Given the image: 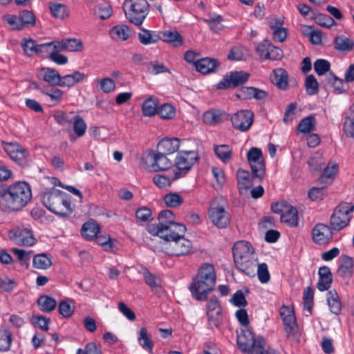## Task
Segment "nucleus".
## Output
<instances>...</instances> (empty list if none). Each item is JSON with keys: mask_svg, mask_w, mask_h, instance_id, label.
Listing matches in <instances>:
<instances>
[{"mask_svg": "<svg viewBox=\"0 0 354 354\" xmlns=\"http://www.w3.org/2000/svg\"><path fill=\"white\" fill-rule=\"evenodd\" d=\"M32 198L30 186L24 181L0 188V207L5 212L19 211Z\"/></svg>", "mask_w": 354, "mask_h": 354, "instance_id": "nucleus-1", "label": "nucleus"}, {"mask_svg": "<svg viewBox=\"0 0 354 354\" xmlns=\"http://www.w3.org/2000/svg\"><path fill=\"white\" fill-rule=\"evenodd\" d=\"M216 274L214 267L210 263H203L189 286L192 297L197 301H204L214 290Z\"/></svg>", "mask_w": 354, "mask_h": 354, "instance_id": "nucleus-2", "label": "nucleus"}, {"mask_svg": "<svg viewBox=\"0 0 354 354\" xmlns=\"http://www.w3.org/2000/svg\"><path fill=\"white\" fill-rule=\"evenodd\" d=\"M41 199L48 209L61 217L68 216L74 210L70 196L54 187L44 192Z\"/></svg>", "mask_w": 354, "mask_h": 354, "instance_id": "nucleus-3", "label": "nucleus"}, {"mask_svg": "<svg viewBox=\"0 0 354 354\" xmlns=\"http://www.w3.org/2000/svg\"><path fill=\"white\" fill-rule=\"evenodd\" d=\"M233 257L237 269L251 277L255 276L257 257L249 242H236L233 247Z\"/></svg>", "mask_w": 354, "mask_h": 354, "instance_id": "nucleus-4", "label": "nucleus"}, {"mask_svg": "<svg viewBox=\"0 0 354 354\" xmlns=\"http://www.w3.org/2000/svg\"><path fill=\"white\" fill-rule=\"evenodd\" d=\"M171 230H177L169 234L163 248L166 254L171 256H185L189 254L192 245L189 240L185 238L186 231L185 225H172Z\"/></svg>", "mask_w": 354, "mask_h": 354, "instance_id": "nucleus-5", "label": "nucleus"}, {"mask_svg": "<svg viewBox=\"0 0 354 354\" xmlns=\"http://www.w3.org/2000/svg\"><path fill=\"white\" fill-rule=\"evenodd\" d=\"M123 10L128 20L136 25H141L149 12L147 0H124Z\"/></svg>", "mask_w": 354, "mask_h": 354, "instance_id": "nucleus-6", "label": "nucleus"}, {"mask_svg": "<svg viewBox=\"0 0 354 354\" xmlns=\"http://www.w3.org/2000/svg\"><path fill=\"white\" fill-rule=\"evenodd\" d=\"M354 205L347 202H342L337 206L330 218L331 227L339 231L346 227L352 218Z\"/></svg>", "mask_w": 354, "mask_h": 354, "instance_id": "nucleus-7", "label": "nucleus"}, {"mask_svg": "<svg viewBox=\"0 0 354 354\" xmlns=\"http://www.w3.org/2000/svg\"><path fill=\"white\" fill-rule=\"evenodd\" d=\"M199 157L194 151H180L176 158L175 166L177 171H174V179L184 176L192 166L196 163Z\"/></svg>", "mask_w": 354, "mask_h": 354, "instance_id": "nucleus-8", "label": "nucleus"}, {"mask_svg": "<svg viewBox=\"0 0 354 354\" xmlns=\"http://www.w3.org/2000/svg\"><path fill=\"white\" fill-rule=\"evenodd\" d=\"M271 209L273 212L281 215L282 223L290 227L298 225V212L292 205L286 201H280L273 204Z\"/></svg>", "mask_w": 354, "mask_h": 354, "instance_id": "nucleus-9", "label": "nucleus"}, {"mask_svg": "<svg viewBox=\"0 0 354 354\" xmlns=\"http://www.w3.org/2000/svg\"><path fill=\"white\" fill-rule=\"evenodd\" d=\"M250 74L244 71H233L225 74L222 80L216 85L217 89L234 88L245 84Z\"/></svg>", "mask_w": 354, "mask_h": 354, "instance_id": "nucleus-10", "label": "nucleus"}, {"mask_svg": "<svg viewBox=\"0 0 354 354\" xmlns=\"http://www.w3.org/2000/svg\"><path fill=\"white\" fill-rule=\"evenodd\" d=\"M4 150L10 158L19 165L26 167L30 161L28 151L17 142L5 143Z\"/></svg>", "mask_w": 354, "mask_h": 354, "instance_id": "nucleus-11", "label": "nucleus"}, {"mask_svg": "<svg viewBox=\"0 0 354 354\" xmlns=\"http://www.w3.org/2000/svg\"><path fill=\"white\" fill-rule=\"evenodd\" d=\"M279 313L284 324L287 338L295 339L297 335L298 328L293 308L283 305L280 308Z\"/></svg>", "mask_w": 354, "mask_h": 354, "instance_id": "nucleus-12", "label": "nucleus"}, {"mask_svg": "<svg viewBox=\"0 0 354 354\" xmlns=\"http://www.w3.org/2000/svg\"><path fill=\"white\" fill-rule=\"evenodd\" d=\"M247 158L252 171L253 178L262 180L265 175L266 167L261 150L255 147L252 148L247 153Z\"/></svg>", "mask_w": 354, "mask_h": 354, "instance_id": "nucleus-13", "label": "nucleus"}, {"mask_svg": "<svg viewBox=\"0 0 354 354\" xmlns=\"http://www.w3.org/2000/svg\"><path fill=\"white\" fill-rule=\"evenodd\" d=\"M209 217L211 221L218 227H226L230 221L229 214L225 211L224 207L218 205L214 202L209 209Z\"/></svg>", "mask_w": 354, "mask_h": 354, "instance_id": "nucleus-14", "label": "nucleus"}, {"mask_svg": "<svg viewBox=\"0 0 354 354\" xmlns=\"http://www.w3.org/2000/svg\"><path fill=\"white\" fill-rule=\"evenodd\" d=\"M233 127L244 132L248 131L254 122V113L250 110H241L234 113L231 118Z\"/></svg>", "mask_w": 354, "mask_h": 354, "instance_id": "nucleus-15", "label": "nucleus"}, {"mask_svg": "<svg viewBox=\"0 0 354 354\" xmlns=\"http://www.w3.org/2000/svg\"><path fill=\"white\" fill-rule=\"evenodd\" d=\"M10 238L21 246H32L36 243V239L32 232L27 228H17L10 232Z\"/></svg>", "mask_w": 354, "mask_h": 354, "instance_id": "nucleus-16", "label": "nucleus"}, {"mask_svg": "<svg viewBox=\"0 0 354 354\" xmlns=\"http://www.w3.org/2000/svg\"><path fill=\"white\" fill-rule=\"evenodd\" d=\"M258 337L254 338V334L251 328L243 327L241 333L237 335L239 348L243 351L250 350L251 347L257 345Z\"/></svg>", "mask_w": 354, "mask_h": 354, "instance_id": "nucleus-17", "label": "nucleus"}, {"mask_svg": "<svg viewBox=\"0 0 354 354\" xmlns=\"http://www.w3.org/2000/svg\"><path fill=\"white\" fill-rule=\"evenodd\" d=\"M166 153L158 150L151 151L149 157L151 162V167L155 171L167 170L172 165L171 161L167 157Z\"/></svg>", "mask_w": 354, "mask_h": 354, "instance_id": "nucleus-18", "label": "nucleus"}, {"mask_svg": "<svg viewBox=\"0 0 354 354\" xmlns=\"http://www.w3.org/2000/svg\"><path fill=\"white\" fill-rule=\"evenodd\" d=\"M313 241L319 245L328 243L333 238L331 229L326 224L318 223L312 230Z\"/></svg>", "mask_w": 354, "mask_h": 354, "instance_id": "nucleus-19", "label": "nucleus"}, {"mask_svg": "<svg viewBox=\"0 0 354 354\" xmlns=\"http://www.w3.org/2000/svg\"><path fill=\"white\" fill-rule=\"evenodd\" d=\"M256 52L262 59H280L283 50L277 46H257Z\"/></svg>", "mask_w": 354, "mask_h": 354, "instance_id": "nucleus-20", "label": "nucleus"}, {"mask_svg": "<svg viewBox=\"0 0 354 354\" xmlns=\"http://www.w3.org/2000/svg\"><path fill=\"white\" fill-rule=\"evenodd\" d=\"M195 67L201 73L208 74L216 72L220 67V64L216 59L205 57L197 60Z\"/></svg>", "mask_w": 354, "mask_h": 354, "instance_id": "nucleus-21", "label": "nucleus"}, {"mask_svg": "<svg viewBox=\"0 0 354 354\" xmlns=\"http://www.w3.org/2000/svg\"><path fill=\"white\" fill-rule=\"evenodd\" d=\"M289 75L283 68H277L272 71V82L280 90L286 91L289 88Z\"/></svg>", "mask_w": 354, "mask_h": 354, "instance_id": "nucleus-22", "label": "nucleus"}, {"mask_svg": "<svg viewBox=\"0 0 354 354\" xmlns=\"http://www.w3.org/2000/svg\"><path fill=\"white\" fill-rule=\"evenodd\" d=\"M319 281L317 287L320 291H325L330 288L333 282V275L328 266L320 267L318 271Z\"/></svg>", "mask_w": 354, "mask_h": 354, "instance_id": "nucleus-23", "label": "nucleus"}, {"mask_svg": "<svg viewBox=\"0 0 354 354\" xmlns=\"http://www.w3.org/2000/svg\"><path fill=\"white\" fill-rule=\"evenodd\" d=\"M38 76L52 86H59L61 75L54 68H42L39 71Z\"/></svg>", "mask_w": 354, "mask_h": 354, "instance_id": "nucleus-24", "label": "nucleus"}, {"mask_svg": "<svg viewBox=\"0 0 354 354\" xmlns=\"http://www.w3.org/2000/svg\"><path fill=\"white\" fill-rule=\"evenodd\" d=\"M158 222L163 226L166 230L171 233L176 230H171L172 225H183V224L174 222V216L173 212L169 209L161 211L158 215Z\"/></svg>", "mask_w": 354, "mask_h": 354, "instance_id": "nucleus-25", "label": "nucleus"}, {"mask_svg": "<svg viewBox=\"0 0 354 354\" xmlns=\"http://www.w3.org/2000/svg\"><path fill=\"white\" fill-rule=\"evenodd\" d=\"M86 75L80 71H74L71 74L61 76L59 86L71 87L84 80Z\"/></svg>", "mask_w": 354, "mask_h": 354, "instance_id": "nucleus-26", "label": "nucleus"}, {"mask_svg": "<svg viewBox=\"0 0 354 354\" xmlns=\"http://www.w3.org/2000/svg\"><path fill=\"white\" fill-rule=\"evenodd\" d=\"M179 147L180 140L178 138H165L158 142V150L168 155L176 152Z\"/></svg>", "mask_w": 354, "mask_h": 354, "instance_id": "nucleus-27", "label": "nucleus"}, {"mask_svg": "<svg viewBox=\"0 0 354 354\" xmlns=\"http://www.w3.org/2000/svg\"><path fill=\"white\" fill-rule=\"evenodd\" d=\"M162 31L156 32L151 31L146 29H142L138 33V39L142 44L157 43L160 41H163L162 38Z\"/></svg>", "mask_w": 354, "mask_h": 354, "instance_id": "nucleus-28", "label": "nucleus"}, {"mask_svg": "<svg viewBox=\"0 0 354 354\" xmlns=\"http://www.w3.org/2000/svg\"><path fill=\"white\" fill-rule=\"evenodd\" d=\"M353 259L348 256L342 255L337 273L342 277L349 278L353 274Z\"/></svg>", "mask_w": 354, "mask_h": 354, "instance_id": "nucleus-29", "label": "nucleus"}, {"mask_svg": "<svg viewBox=\"0 0 354 354\" xmlns=\"http://www.w3.org/2000/svg\"><path fill=\"white\" fill-rule=\"evenodd\" d=\"M236 178L239 189L241 192L243 190L246 191L252 187L253 183L249 171L241 169H238Z\"/></svg>", "mask_w": 354, "mask_h": 354, "instance_id": "nucleus-30", "label": "nucleus"}, {"mask_svg": "<svg viewBox=\"0 0 354 354\" xmlns=\"http://www.w3.org/2000/svg\"><path fill=\"white\" fill-rule=\"evenodd\" d=\"M130 29L127 25H117L110 30V36L115 41H125L130 36Z\"/></svg>", "mask_w": 354, "mask_h": 354, "instance_id": "nucleus-31", "label": "nucleus"}, {"mask_svg": "<svg viewBox=\"0 0 354 354\" xmlns=\"http://www.w3.org/2000/svg\"><path fill=\"white\" fill-rule=\"evenodd\" d=\"M327 302L332 313L337 315L340 314L342 306L339 295L336 291L330 290L328 292Z\"/></svg>", "mask_w": 354, "mask_h": 354, "instance_id": "nucleus-32", "label": "nucleus"}, {"mask_svg": "<svg viewBox=\"0 0 354 354\" xmlns=\"http://www.w3.org/2000/svg\"><path fill=\"white\" fill-rule=\"evenodd\" d=\"M100 233L99 225L93 221L85 223L82 227V234L88 240H92Z\"/></svg>", "mask_w": 354, "mask_h": 354, "instance_id": "nucleus-33", "label": "nucleus"}, {"mask_svg": "<svg viewBox=\"0 0 354 354\" xmlns=\"http://www.w3.org/2000/svg\"><path fill=\"white\" fill-rule=\"evenodd\" d=\"M225 114V112L221 110H209L203 113V121L209 125L216 124L223 120Z\"/></svg>", "mask_w": 354, "mask_h": 354, "instance_id": "nucleus-34", "label": "nucleus"}, {"mask_svg": "<svg viewBox=\"0 0 354 354\" xmlns=\"http://www.w3.org/2000/svg\"><path fill=\"white\" fill-rule=\"evenodd\" d=\"M343 130L346 136L354 138V104L350 107L346 113Z\"/></svg>", "mask_w": 354, "mask_h": 354, "instance_id": "nucleus-35", "label": "nucleus"}, {"mask_svg": "<svg viewBox=\"0 0 354 354\" xmlns=\"http://www.w3.org/2000/svg\"><path fill=\"white\" fill-rule=\"evenodd\" d=\"M158 102L153 97L147 98L142 104V114L146 117H152L158 113Z\"/></svg>", "mask_w": 354, "mask_h": 354, "instance_id": "nucleus-36", "label": "nucleus"}, {"mask_svg": "<svg viewBox=\"0 0 354 354\" xmlns=\"http://www.w3.org/2000/svg\"><path fill=\"white\" fill-rule=\"evenodd\" d=\"M37 304L40 309L45 313L53 311L57 306L56 300L48 295L39 297L37 300Z\"/></svg>", "mask_w": 354, "mask_h": 354, "instance_id": "nucleus-37", "label": "nucleus"}, {"mask_svg": "<svg viewBox=\"0 0 354 354\" xmlns=\"http://www.w3.org/2000/svg\"><path fill=\"white\" fill-rule=\"evenodd\" d=\"M52 46L53 48L49 47L46 49V55L47 57H49L53 62L57 64L62 65L66 64L68 62L67 57L59 53V52H62V50H59L57 47H54V46Z\"/></svg>", "mask_w": 354, "mask_h": 354, "instance_id": "nucleus-38", "label": "nucleus"}, {"mask_svg": "<svg viewBox=\"0 0 354 354\" xmlns=\"http://www.w3.org/2000/svg\"><path fill=\"white\" fill-rule=\"evenodd\" d=\"M249 56L248 50L243 46H234L228 55L227 58L230 61H240Z\"/></svg>", "mask_w": 354, "mask_h": 354, "instance_id": "nucleus-39", "label": "nucleus"}, {"mask_svg": "<svg viewBox=\"0 0 354 354\" xmlns=\"http://www.w3.org/2000/svg\"><path fill=\"white\" fill-rule=\"evenodd\" d=\"M316 120L314 116L309 115L302 119L298 126L297 130L303 133H308L314 131Z\"/></svg>", "mask_w": 354, "mask_h": 354, "instance_id": "nucleus-40", "label": "nucleus"}, {"mask_svg": "<svg viewBox=\"0 0 354 354\" xmlns=\"http://www.w3.org/2000/svg\"><path fill=\"white\" fill-rule=\"evenodd\" d=\"M73 129L77 137H82L87 129L85 121L78 115H75L72 118Z\"/></svg>", "mask_w": 354, "mask_h": 354, "instance_id": "nucleus-41", "label": "nucleus"}, {"mask_svg": "<svg viewBox=\"0 0 354 354\" xmlns=\"http://www.w3.org/2000/svg\"><path fill=\"white\" fill-rule=\"evenodd\" d=\"M138 340L140 345L146 351L149 353L152 352L153 344L152 342L149 339L147 330L145 327H142L140 328Z\"/></svg>", "mask_w": 354, "mask_h": 354, "instance_id": "nucleus-42", "label": "nucleus"}, {"mask_svg": "<svg viewBox=\"0 0 354 354\" xmlns=\"http://www.w3.org/2000/svg\"><path fill=\"white\" fill-rule=\"evenodd\" d=\"M32 264L35 268L46 270L51 266L52 262L50 259L46 254L42 253L34 257Z\"/></svg>", "mask_w": 354, "mask_h": 354, "instance_id": "nucleus-43", "label": "nucleus"}, {"mask_svg": "<svg viewBox=\"0 0 354 354\" xmlns=\"http://www.w3.org/2000/svg\"><path fill=\"white\" fill-rule=\"evenodd\" d=\"M161 36L162 38H163V42L166 43H176L177 44H182L184 41L180 34L175 30L162 31Z\"/></svg>", "mask_w": 354, "mask_h": 354, "instance_id": "nucleus-44", "label": "nucleus"}, {"mask_svg": "<svg viewBox=\"0 0 354 354\" xmlns=\"http://www.w3.org/2000/svg\"><path fill=\"white\" fill-rule=\"evenodd\" d=\"M12 342V333L9 330L3 329L0 331V351L6 352L9 351Z\"/></svg>", "mask_w": 354, "mask_h": 354, "instance_id": "nucleus-45", "label": "nucleus"}, {"mask_svg": "<svg viewBox=\"0 0 354 354\" xmlns=\"http://www.w3.org/2000/svg\"><path fill=\"white\" fill-rule=\"evenodd\" d=\"M2 20L4 23L8 24L9 28L12 30H20L24 28L19 17L17 15H5L2 17Z\"/></svg>", "mask_w": 354, "mask_h": 354, "instance_id": "nucleus-46", "label": "nucleus"}, {"mask_svg": "<svg viewBox=\"0 0 354 354\" xmlns=\"http://www.w3.org/2000/svg\"><path fill=\"white\" fill-rule=\"evenodd\" d=\"M214 152L217 157L223 162H227L231 158L232 149L226 145H221L214 147Z\"/></svg>", "mask_w": 354, "mask_h": 354, "instance_id": "nucleus-47", "label": "nucleus"}, {"mask_svg": "<svg viewBox=\"0 0 354 354\" xmlns=\"http://www.w3.org/2000/svg\"><path fill=\"white\" fill-rule=\"evenodd\" d=\"M148 232L154 236H158L160 238L163 239L165 241L166 239L169 238V232L165 230V228L162 226V225L158 223L157 225H150L147 227Z\"/></svg>", "mask_w": 354, "mask_h": 354, "instance_id": "nucleus-48", "label": "nucleus"}, {"mask_svg": "<svg viewBox=\"0 0 354 354\" xmlns=\"http://www.w3.org/2000/svg\"><path fill=\"white\" fill-rule=\"evenodd\" d=\"M23 28L26 26H34L35 25V16L32 11L24 10L19 14Z\"/></svg>", "mask_w": 354, "mask_h": 354, "instance_id": "nucleus-49", "label": "nucleus"}, {"mask_svg": "<svg viewBox=\"0 0 354 354\" xmlns=\"http://www.w3.org/2000/svg\"><path fill=\"white\" fill-rule=\"evenodd\" d=\"M49 8L54 17L64 19L68 17V13L65 5L61 3H50Z\"/></svg>", "mask_w": 354, "mask_h": 354, "instance_id": "nucleus-50", "label": "nucleus"}, {"mask_svg": "<svg viewBox=\"0 0 354 354\" xmlns=\"http://www.w3.org/2000/svg\"><path fill=\"white\" fill-rule=\"evenodd\" d=\"M23 50L28 56L37 55L41 57H46V53H44V48L52 47V46H22Z\"/></svg>", "mask_w": 354, "mask_h": 354, "instance_id": "nucleus-51", "label": "nucleus"}, {"mask_svg": "<svg viewBox=\"0 0 354 354\" xmlns=\"http://www.w3.org/2000/svg\"><path fill=\"white\" fill-rule=\"evenodd\" d=\"M311 17L314 19L317 24L323 27L330 28L335 24L334 19L327 15L313 13V16Z\"/></svg>", "mask_w": 354, "mask_h": 354, "instance_id": "nucleus-52", "label": "nucleus"}, {"mask_svg": "<svg viewBox=\"0 0 354 354\" xmlns=\"http://www.w3.org/2000/svg\"><path fill=\"white\" fill-rule=\"evenodd\" d=\"M164 201L167 207H177L183 203V198L177 193L171 192L164 196Z\"/></svg>", "mask_w": 354, "mask_h": 354, "instance_id": "nucleus-53", "label": "nucleus"}, {"mask_svg": "<svg viewBox=\"0 0 354 354\" xmlns=\"http://www.w3.org/2000/svg\"><path fill=\"white\" fill-rule=\"evenodd\" d=\"M257 274L259 281L261 283H266L270 279V272L266 263L257 264Z\"/></svg>", "mask_w": 354, "mask_h": 354, "instance_id": "nucleus-54", "label": "nucleus"}, {"mask_svg": "<svg viewBox=\"0 0 354 354\" xmlns=\"http://www.w3.org/2000/svg\"><path fill=\"white\" fill-rule=\"evenodd\" d=\"M95 12L101 19H106L112 15V7L108 3H100L97 6Z\"/></svg>", "mask_w": 354, "mask_h": 354, "instance_id": "nucleus-55", "label": "nucleus"}, {"mask_svg": "<svg viewBox=\"0 0 354 354\" xmlns=\"http://www.w3.org/2000/svg\"><path fill=\"white\" fill-rule=\"evenodd\" d=\"M314 292L311 287H307L304 292V308L308 313L311 314V310L313 306Z\"/></svg>", "mask_w": 354, "mask_h": 354, "instance_id": "nucleus-56", "label": "nucleus"}, {"mask_svg": "<svg viewBox=\"0 0 354 354\" xmlns=\"http://www.w3.org/2000/svg\"><path fill=\"white\" fill-rule=\"evenodd\" d=\"M11 251L17 257L21 265L28 266L32 251H26L22 249L12 248Z\"/></svg>", "mask_w": 354, "mask_h": 354, "instance_id": "nucleus-57", "label": "nucleus"}, {"mask_svg": "<svg viewBox=\"0 0 354 354\" xmlns=\"http://www.w3.org/2000/svg\"><path fill=\"white\" fill-rule=\"evenodd\" d=\"M308 165L311 170L319 171L324 167V162L322 154L315 153L308 160Z\"/></svg>", "mask_w": 354, "mask_h": 354, "instance_id": "nucleus-58", "label": "nucleus"}, {"mask_svg": "<svg viewBox=\"0 0 354 354\" xmlns=\"http://www.w3.org/2000/svg\"><path fill=\"white\" fill-rule=\"evenodd\" d=\"M147 71L150 74L156 75L164 73H170V71L166 68L162 63L157 61L151 62L148 66Z\"/></svg>", "mask_w": 354, "mask_h": 354, "instance_id": "nucleus-59", "label": "nucleus"}, {"mask_svg": "<svg viewBox=\"0 0 354 354\" xmlns=\"http://www.w3.org/2000/svg\"><path fill=\"white\" fill-rule=\"evenodd\" d=\"M305 86L308 95H313L318 93V83L313 75H309L306 77Z\"/></svg>", "mask_w": 354, "mask_h": 354, "instance_id": "nucleus-60", "label": "nucleus"}, {"mask_svg": "<svg viewBox=\"0 0 354 354\" xmlns=\"http://www.w3.org/2000/svg\"><path fill=\"white\" fill-rule=\"evenodd\" d=\"M158 114L162 119H171L175 115V110L171 105L164 104L158 109Z\"/></svg>", "mask_w": 354, "mask_h": 354, "instance_id": "nucleus-61", "label": "nucleus"}, {"mask_svg": "<svg viewBox=\"0 0 354 354\" xmlns=\"http://www.w3.org/2000/svg\"><path fill=\"white\" fill-rule=\"evenodd\" d=\"M314 69L318 75H323L330 70V63L325 59H317L314 63Z\"/></svg>", "mask_w": 354, "mask_h": 354, "instance_id": "nucleus-62", "label": "nucleus"}, {"mask_svg": "<svg viewBox=\"0 0 354 354\" xmlns=\"http://www.w3.org/2000/svg\"><path fill=\"white\" fill-rule=\"evenodd\" d=\"M208 324L210 328H218L222 323V312L210 313L207 314Z\"/></svg>", "mask_w": 354, "mask_h": 354, "instance_id": "nucleus-63", "label": "nucleus"}, {"mask_svg": "<svg viewBox=\"0 0 354 354\" xmlns=\"http://www.w3.org/2000/svg\"><path fill=\"white\" fill-rule=\"evenodd\" d=\"M58 308L59 313L65 318L70 317L74 313V307L66 301H62L59 304Z\"/></svg>", "mask_w": 354, "mask_h": 354, "instance_id": "nucleus-64", "label": "nucleus"}]
</instances>
